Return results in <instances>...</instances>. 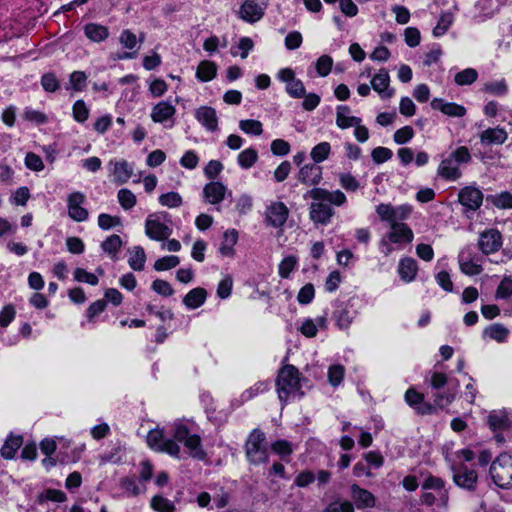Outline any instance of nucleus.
<instances>
[{"mask_svg": "<svg viewBox=\"0 0 512 512\" xmlns=\"http://www.w3.org/2000/svg\"><path fill=\"white\" fill-rule=\"evenodd\" d=\"M344 377V367L342 365H333L328 370L329 383L332 386H338Z\"/></svg>", "mask_w": 512, "mask_h": 512, "instance_id": "62", "label": "nucleus"}, {"mask_svg": "<svg viewBox=\"0 0 512 512\" xmlns=\"http://www.w3.org/2000/svg\"><path fill=\"white\" fill-rule=\"evenodd\" d=\"M443 487L444 483L442 479L432 476L426 479L422 485L423 490H433L440 498L444 496Z\"/></svg>", "mask_w": 512, "mask_h": 512, "instance_id": "55", "label": "nucleus"}, {"mask_svg": "<svg viewBox=\"0 0 512 512\" xmlns=\"http://www.w3.org/2000/svg\"><path fill=\"white\" fill-rule=\"evenodd\" d=\"M265 8L254 0H245L239 9V17L248 23H255L264 16Z\"/></svg>", "mask_w": 512, "mask_h": 512, "instance_id": "12", "label": "nucleus"}, {"mask_svg": "<svg viewBox=\"0 0 512 512\" xmlns=\"http://www.w3.org/2000/svg\"><path fill=\"white\" fill-rule=\"evenodd\" d=\"M459 202L469 210H477L483 201L482 192L473 186H466L459 191Z\"/></svg>", "mask_w": 512, "mask_h": 512, "instance_id": "10", "label": "nucleus"}, {"mask_svg": "<svg viewBox=\"0 0 512 512\" xmlns=\"http://www.w3.org/2000/svg\"><path fill=\"white\" fill-rule=\"evenodd\" d=\"M146 262V254L141 246H134L130 250V257L128 260L129 266L135 271H142Z\"/></svg>", "mask_w": 512, "mask_h": 512, "instance_id": "31", "label": "nucleus"}, {"mask_svg": "<svg viewBox=\"0 0 512 512\" xmlns=\"http://www.w3.org/2000/svg\"><path fill=\"white\" fill-rule=\"evenodd\" d=\"M332 65V58L328 55H322L316 62V70L319 76H327L332 69Z\"/></svg>", "mask_w": 512, "mask_h": 512, "instance_id": "57", "label": "nucleus"}, {"mask_svg": "<svg viewBox=\"0 0 512 512\" xmlns=\"http://www.w3.org/2000/svg\"><path fill=\"white\" fill-rule=\"evenodd\" d=\"M487 201H490L494 206L501 209L512 208V194L509 192H502L497 195H488Z\"/></svg>", "mask_w": 512, "mask_h": 512, "instance_id": "42", "label": "nucleus"}, {"mask_svg": "<svg viewBox=\"0 0 512 512\" xmlns=\"http://www.w3.org/2000/svg\"><path fill=\"white\" fill-rule=\"evenodd\" d=\"M398 273L405 282H410L416 275V263L412 258L401 259L398 265Z\"/></svg>", "mask_w": 512, "mask_h": 512, "instance_id": "30", "label": "nucleus"}, {"mask_svg": "<svg viewBox=\"0 0 512 512\" xmlns=\"http://www.w3.org/2000/svg\"><path fill=\"white\" fill-rule=\"evenodd\" d=\"M296 264L297 259L295 256L285 257L279 264V276L281 278H288L290 273L294 270Z\"/></svg>", "mask_w": 512, "mask_h": 512, "instance_id": "53", "label": "nucleus"}, {"mask_svg": "<svg viewBox=\"0 0 512 512\" xmlns=\"http://www.w3.org/2000/svg\"><path fill=\"white\" fill-rule=\"evenodd\" d=\"M350 489L351 498L358 509L372 508L375 506L376 499L370 491L361 488L357 484H353Z\"/></svg>", "mask_w": 512, "mask_h": 512, "instance_id": "14", "label": "nucleus"}, {"mask_svg": "<svg viewBox=\"0 0 512 512\" xmlns=\"http://www.w3.org/2000/svg\"><path fill=\"white\" fill-rule=\"evenodd\" d=\"M84 33L93 42H102L109 36L107 27L95 23L85 25Z\"/></svg>", "mask_w": 512, "mask_h": 512, "instance_id": "28", "label": "nucleus"}, {"mask_svg": "<svg viewBox=\"0 0 512 512\" xmlns=\"http://www.w3.org/2000/svg\"><path fill=\"white\" fill-rule=\"evenodd\" d=\"M191 435L188 427L182 422L178 421L173 424V438L176 441L184 443Z\"/></svg>", "mask_w": 512, "mask_h": 512, "instance_id": "59", "label": "nucleus"}, {"mask_svg": "<svg viewBox=\"0 0 512 512\" xmlns=\"http://www.w3.org/2000/svg\"><path fill=\"white\" fill-rule=\"evenodd\" d=\"M470 160L471 155L468 148L461 146L453 151L448 158L441 161L438 174L446 180H457L462 175L459 164L468 163Z\"/></svg>", "mask_w": 512, "mask_h": 512, "instance_id": "3", "label": "nucleus"}, {"mask_svg": "<svg viewBox=\"0 0 512 512\" xmlns=\"http://www.w3.org/2000/svg\"><path fill=\"white\" fill-rule=\"evenodd\" d=\"M478 78V72L474 68H466L454 76V81L457 85H471Z\"/></svg>", "mask_w": 512, "mask_h": 512, "instance_id": "40", "label": "nucleus"}, {"mask_svg": "<svg viewBox=\"0 0 512 512\" xmlns=\"http://www.w3.org/2000/svg\"><path fill=\"white\" fill-rule=\"evenodd\" d=\"M314 295H315L314 286L311 283H307L300 289V291L297 295V300L300 304L306 305V304H309L313 300Z\"/></svg>", "mask_w": 512, "mask_h": 512, "instance_id": "61", "label": "nucleus"}, {"mask_svg": "<svg viewBox=\"0 0 512 512\" xmlns=\"http://www.w3.org/2000/svg\"><path fill=\"white\" fill-rule=\"evenodd\" d=\"M334 213V209L325 200H314L309 208V217L315 224L327 225Z\"/></svg>", "mask_w": 512, "mask_h": 512, "instance_id": "6", "label": "nucleus"}, {"mask_svg": "<svg viewBox=\"0 0 512 512\" xmlns=\"http://www.w3.org/2000/svg\"><path fill=\"white\" fill-rule=\"evenodd\" d=\"M245 455L252 465L267 463L269 453L266 444V437L260 429H254L248 436L245 443Z\"/></svg>", "mask_w": 512, "mask_h": 512, "instance_id": "2", "label": "nucleus"}, {"mask_svg": "<svg viewBox=\"0 0 512 512\" xmlns=\"http://www.w3.org/2000/svg\"><path fill=\"white\" fill-rule=\"evenodd\" d=\"M330 151V144L321 142L312 148L310 155L315 163H321L328 158Z\"/></svg>", "mask_w": 512, "mask_h": 512, "instance_id": "43", "label": "nucleus"}, {"mask_svg": "<svg viewBox=\"0 0 512 512\" xmlns=\"http://www.w3.org/2000/svg\"><path fill=\"white\" fill-rule=\"evenodd\" d=\"M271 449L273 452L281 456L282 458H285L287 456H290L293 452L291 443L287 440H277L271 445Z\"/></svg>", "mask_w": 512, "mask_h": 512, "instance_id": "56", "label": "nucleus"}, {"mask_svg": "<svg viewBox=\"0 0 512 512\" xmlns=\"http://www.w3.org/2000/svg\"><path fill=\"white\" fill-rule=\"evenodd\" d=\"M122 246V240L119 235L113 234L102 242L101 248L105 253H108L112 258H115L117 252Z\"/></svg>", "mask_w": 512, "mask_h": 512, "instance_id": "39", "label": "nucleus"}, {"mask_svg": "<svg viewBox=\"0 0 512 512\" xmlns=\"http://www.w3.org/2000/svg\"><path fill=\"white\" fill-rule=\"evenodd\" d=\"M154 215H150L145 222V233L146 235L156 241H162L167 239L172 230L164 223H161L159 220L153 218Z\"/></svg>", "mask_w": 512, "mask_h": 512, "instance_id": "11", "label": "nucleus"}, {"mask_svg": "<svg viewBox=\"0 0 512 512\" xmlns=\"http://www.w3.org/2000/svg\"><path fill=\"white\" fill-rule=\"evenodd\" d=\"M454 21V15L451 12H444L440 15L436 27L433 29V35L440 37L444 35Z\"/></svg>", "mask_w": 512, "mask_h": 512, "instance_id": "41", "label": "nucleus"}, {"mask_svg": "<svg viewBox=\"0 0 512 512\" xmlns=\"http://www.w3.org/2000/svg\"><path fill=\"white\" fill-rule=\"evenodd\" d=\"M159 202L161 205L169 207V208H176L182 205V197L177 192H168L165 194L160 195Z\"/></svg>", "mask_w": 512, "mask_h": 512, "instance_id": "49", "label": "nucleus"}, {"mask_svg": "<svg viewBox=\"0 0 512 512\" xmlns=\"http://www.w3.org/2000/svg\"><path fill=\"white\" fill-rule=\"evenodd\" d=\"M286 92L293 98H301L305 96L306 90L300 79L294 78L286 85Z\"/></svg>", "mask_w": 512, "mask_h": 512, "instance_id": "52", "label": "nucleus"}, {"mask_svg": "<svg viewBox=\"0 0 512 512\" xmlns=\"http://www.w3.org/2000/svg\"><path fill=\"white\" fill-rule=\"evenodd\" d=\"M392 243H406L413 240V231L408 228L404 223H393L391 231L386 236Z\"/></svg>", "mask_w": 512, "mask_h": 512, "instance_id": "21", "label": "nucleus"}, {"mask_svg": "<svg viewBox=\"0 0 512 512\" xmlns=\"http://www.w3.org/2000/svg\"><path fill=\"white\" fill-rule=\"evenodd\" d=\"M289 210L283 202L271 203L265 212V221L268 225L280 228L287 221Z\"/></svg>", "mask_w": 512, "mask_h": 512, "instance_id": "7", "label": "nucleus"}, {"mask_svg": "<svg viewBox=\"0 0 512 512\" xmlns=\"http://www.w3.org/2000/svg\"><path fill=\"white\" fill-rule=\"evenodd\" d=\"M195 118L209 131L218 129V117L216 110L209 106H201L195 111Z\"/></svg>", "mask_w": 512, "mask_h": 512, "instance_id": "15", "label": "nucleus"}, {"mask_svg": "<svg viewBox=\"0 0 512 512\" xmlns=\"http://www.w3.org/2000/svg\"><path fill=\"white\" fill-rule=\"evenodd\" d=\"M350 108L345 105L337 107L336 124L341 129H346L351 126L360 124L361 119L355 116H349Z\"/></svg>", "mask_w": 512, "mask_h": 512, "instance_id": "25", "label": "nucleus"}, {"mask_svg": "<svg viewBox=\"0 0 512 512\" xmlns=\"http://www.w3.org/2000/svg\"><path fill=\"white\" fill-rule=\"evenodd\" d=\"M473 257V253L469 249H463L458 256L461 271L469 276L478 275L482 271V267L474 263Z\"/></svg>", "mask_w": 512, "mask_h": 512, "instance_id": "18", "label": "nucleus"}, {"mask_svg": "<svg viewBox=\"0 0 512 512\" xmlns=\"http://www.w3.org/2000/svg\"><path fill=\"white\" fill-rule=\"evenodd\" d=\"M502 246V237L498 230L489 229L480 234L478 248L485 255L498 251Z\"/></svg>", "mask_w": 512, "mask_h": 512, "instance_id": "8", "label": "nucleus"}, {"mask_svg": "<svg viewBox=\"0 0 512 512\" xmlns=\"http://www.w3.org/2000/svg\"><path fill=\"white\" fill-rule=\"evenodd\" d=\"M453 480L459 487L474 490L477 482V474L474 470L461 467L458 471L454 472Z\"/></svg>", "mask_w": 512, "mask_h": 512, "instance_id": "20", "label": "nucleus"}, {"mask_svg": "<svg viewBox=\"0 0 512 512\" xmlns=\"http://www.w3.org/2000/svg\"><path fill=\"white\" fill-rule=\"evenodd\" d=\"M207 292L204 288L197 287L189 291L183 298V303L189 309L200 307L206 300Z\"/></svg>", "mask_w": 512, "mask_h": 512, "instance_id": "24", "label": "nucleus"}, {"mask_svg": "<svg viewBox=\"0 0 512 512\" xmlns=\"http://www.w3.org/2000/svg\"><path fill=\"white\" fill-rule=\"evenodd\" d=\"M54 501V502H64L66 500V495L64 492L55 489H47L45 492L41 493L37 497V501L39 504H43L45 501Z\"/></svg>", "mask_w": 512, "mask_h": 512, "instance_id": "46", "label": "nucleus"}, {"mask_svg": "<svg viewBox=\"0 0 512 512\" xmlns=\"http://www.w3.org/2000/svg\"><path fill=\"white\" fill-rule=\"evenodd\" d=\"M389 74L387 70L381 69L371 81L372 88L380 94L382 98L392 97L394 91L389 89Z\"/></svg>", "mask_w": 512, "mask_h": 512, "instance_id": "19", "label": "nucleus"}, {"mask_svg": "<svg viewBox=\"0 0 512 512\" xmlns=\"http://www.w3.org/2000/svg\"><path fill=\"white\" fill-rule=\"evenodd\" d=\"M507 139V133L502 128H488L480 134V140L486 144H503Z\"/></svg>", "mask_w": 512, "mask_h": 512, "instance_id": "27", "label": "nucleus"}, {"mask_svg": "<svg viewBox=\"0 0 512 512\" xmlns=\"http://www.w3.org/2000/svg\"><path fill=\"white\" fill-rule=\"evenodd\" d=\"M493 482L502 489L512 488V455L500 454L490 466Z\"/></svg>", "mask_w": 512, "mask_h": 512, "instance_id": "4", "label": "nucleus"}, {"mask_svg": "<svg viewBox=\"0 0 512 512\" xmlns=\"http://www.w3.org/2000/svg\"><path fill=\"white\" fill-rule=\"evenodd\" d=\"M240 129L246 134L259 136L263 132L262 123L258 120L247 119L239 122Z\"/></svg>", "mask_w": 512, "mask_h": 512, "instance_id": "45", "label": "nucleus"}, {"mask_svg": "<svg viewBox=\"0 0 512 512\" xmlns=\"http://www.w3.org/2000/svg\"><path fill=\"white\" fill-rule=\"evenodd\" d=\"M151 287L153 291L164 297H169L174 293V289L170 283L162 279L154 280Z\"/></svg>", "mask_w": 512, "mask_h": 512, "instance_id": "58", "label": "nucleus"}, {"mask_svg": "<svg viewBox=\"0 0 512 512\" xmlns=\"http://www.w3.org/2000/svg\"><path fill=\"white\" fill-rule=\"evenodd\" d=\"M176 113L175 107L168 101H161L157 103L151 111V119L155 123H164L171 119Z\"/></svg>", "mask_w": 512, "mask_h": 512, "instance_id": "22", "label": "nucleus"}, {"mask_svg": "<svg viewBox=\"0 0 512 512\" xmlns=\"http://www.w3.org/2000/svg\"><path fill=\"white\" fill-rule=\"evenodd\" d=\"M165 440L166 439H164V432L160 429L151 430L147 435L148 446L157 452L159 451V448H161V445Z\"/></svg>", "mask_w": 512, "mask_h": 512, "instance_id": "51", "label": "nucleus"}, {"mask_svg": "<svg viewBox=\"0 0 512 512\" xmlns=\"http://www.w3.org/2000/svg\"><path fill=\"white\" fill-rule=\"evenodd\" d=\"M509 334V330L502 324H493L484 330V335L496 340L497 342H504Z\"/></svg>", "mask_w": 512, "mask_h": 512, "instance_id": "38", "label": "nucleus"}, {"mask_svg": "<svg viewBox=\"0 0 512 512\" xmlns=\"http://www.w3.org/2000/svg\"><path fill=\"white\" fill-rule=\"evenodd\" d=\"M355 312L347 307H341L334 312L336 324L340 329H346L352 323Z\"/></svg>", "mask_w": 512, "mask_h": 512, "instance_id": "36", "label": "nucleus"}, {"mask_svg": "<svg viewBox=\"0 0 512 512\" xmlns=\"http://www.w3.org/2000/svg\"><path fill=\"white\" fill-rule=\"evenodd\" d=\"M118 201L123 209L129 210L136 204V196L128 189L118 191Z\"/></svg>", "mask_w": 512, "mask_h": 512, "instance_id": "50", "label": "nucleus"}, {"mask_svg": "<svg viewBox=\"0 0 512 512\" xmlns=\"http://www.w3.org/2000/svg\"><path fill=\"white\" fill-rule=\"evenodd\" d=\"M89 109L83 100H77L73 105V117L77 122L83 123L88 119Z\"/></svg>", "mask_w": 512, "mask_h": 512, "instance_id": "54", "label": "nucleus"}, {"mask_svg": "<svg viewBox=\"0 0 512 512\" xmlns=\"http://www.w3.org/2000/svg\"><path fill=\"white\" fill-rule=\"evenodd\" d=\"M110 165L114 166L112 173L117 184L126 183L132 176L133 167L127 161L110 162Z\"/></svg>", "mask_w": 512, "mask_h": 512, "instance_id": "23", "label": "nucleus"}, {"mask_svg": "<svg viewBox=\"0 0 512 512\" xmlns=\"http://www.w3.org/2000/svg\"><path fill=\"white\" fill-rule=\"evenodd\" d=\"M238 232L235 229H230L224 232L223 242L219 248V251L224 256L233 255V247L237 243Z\"/></svg>", "mask_w": 512, "mask_h": 512, "instance_id": "32", "label": "nucleus"}, {"mask_svg": "<svg viewBox=\"0 0 512 512\" xmlns=\"http://www.w3.org/2000/svg\"><path fill=\"white\" fill-rule=\"evenodd\" d=\"M312 198L313 200H325L329 205L334 204L336 206H341L346 201L345 194L340 191H328L323 188H313L306 192L304 198Z\"/></svg>", "mask_w": 512, "mask_h": 512, "instance_id": "9", "label": "nucleus"}, {"mask_svg": "<svg viewBox=\"0 0 512 512\" xmlns=\"http://www.w3.org/2000/svg\"><path fill=\"white\" fill-rule=\"evenodd\" d=\"M74 278L78 282H85L90 285H97L99 280L93 273L87 272L83 268H76L74 271Z\"/></svg>", "mask_w": 512, "mask_h": 512, "instance_id": "60", "label": "nucleus"}, {"mask_svg": "<svg viewBox=\"0 0 512 512\" xmlns=\"http://www.w3.org/2000/svg\"><path fill=\"white\" fill-rule=\"evenodd\" d=\"M22 443L23 438L21 436H10L1 448V456L5 459H12Z\"/></svg>", "mask_w": 512, "mask_h": 512, "instance_id": "33", "label": "nucleus"}, {"mask_svg": "<svg viewBox=\"0 0 512 512\" xmlns=\"http://www.w3.org/2000/svg\"><path fill=\"white\" fill-rule=\"evenodd\" d=\"M180 263L178 256L170 255L164 256L154 263V269L157 271L169 270L176 267Z\"/></svg>", "mask_w": 512, "mask_h": 512, "instance_id": "48", "label": "nucleus"}, {"mask_svg": "<svg viewBox=\"0 0 512 512\" xmlns=\"http://www.w3.org/2000/svg\"><path fill=\"white\" fill-rule=\"evenodd\" d=\"M393 153L389 148L377 147L371 152L372 159L375 163L381 164L391 159Z\"/></svg>", "mask_w": 512, "mask_h": 512, "instance_id": "64", "label": "nucleus"}, {"mask_svg": "<svg viewBox=\"0 0 512 512\" xmlns=\"http://www.w3.org/2000/svg\"><path fill=\"white\" fill-rule=\"evenodd\" d=\"M258 160V152L254 148H247L239 153L237 162L243 169L251 168Z\"/></svg>", "mask_w": 512, "mask_h": 512, "instance_id": "37", "label": "nucleus"}, {"mask_svg": "<svg viewBox=\"0 0 512 512\" xmlns=\"http://www.w3.org/2000/svg\"><path fill=\"white\" fill-rule=\"evenodd\" d=\"M151 507L157 512H173L174 504L167 498L156 495L151 499Z\"/></svg>", "mask_w": 512, "mask_h": 512, "instance_id": "44", "label": "nucleus"}, {"mask_svg": "<svg viewBox=\"0 0 512 512\" xmlns=\"http://www.w3.org/2000/svg\"><path fill=\"white\" fill-rule=\"evenodd\" d=\"M85 199L86 197L82 192H73L67 198L68 215L76 222H83L88 219V210L81 206Z\"/></svg>", "mask_w": 512, "mask_h": 512, "instance_id": "5", "label": "nucleus"}, {"mask_svg": "<svg viewBox=\"0 0 512 512\" xmlns=\"http://www.w3.org/2000/svg\"><path fill=\"white\" fill-rule=\"evenodd\" d=\"M488 424L493 431H502L508 428L509 419L504 412H491L488 416Z\"/></svg>", "mask_w": 512, "mask_h": 512, "instance_id": "35", "label": "nucleus"}, {"mask_svg": "<svg viewBox=\"0 0 512 512\" xmlns=\"http://www.w3.org/2000/svg\"><path fill=\"white\" fill-rule=\"evenodd\" d=\"M225 193L226 187L220 182L212 181L203 188L205 200L212 205L220 203L225 198Z\"/></svg>", "mask_w": 512, "mask_h": 512, "instance_id": "17", "label": "nucleus"}, {"mask_svg": "<svg viewBox=\"0 0 512 512\" xmlns=\"http://www.w3.org/2000/svg\"><path fill=\"white\" fill-rule=\"evenodd\" d=\"M376 212L382 220L390 222L391 225L393 223H396L398 219H402L405 216L404 212L401 213V215L399 216V211L394 209L389 204L378 205L376 208Z\"/></svg>", "mask_w": 512, "mask_h": 512, "instance_id": "34", "label": "nucleus"}, {"mask_svg": "<svg viewBox=\"0 0 512 512\" xmlns=\"http://www.w3.org/2000/svg\"><path fill=\"white\" fill-rule=\"evenodd\" d=\"M217 67L214 62L204 60L201 61L197 67L196 77L202 81L207 82L215 78Z\"/></svg>", "mask_w": 512, "mask_h": 512, "instance_id": "29", "label": "nucleus"}, {"mask_svg": "<svg viewBox=\"0 0 512 512\" xmlns=\"http://www.w3.org/2000/svg\"><path fill=\"white\" fill-rule=\"evenodd\" d=\"M183 444L189 450V455L192 458L201 461L206 459L207 454L202 448L199 435L192 434Z\"/></svg>", "mask_w": 512, "mask_h": 512, "instance_id": "26", "label": "nucleus"}, {"mask_svg": "<svg viewBox=\"0 0 512 512\" xmlns=\"http://www.w3.org/2000/svg\"><path fill=\"white\" fill-rule=\"evenodd\" d=\"M41 86L46 92L53 93L60 87L59 80L52 72H47L41 77Z\"/></svg>", "mask_w": 512, "mask_h": 512, "instance_id": "47", "label": "nucleus"}, {"mask_svg": "<svg viewBox=\"0 0 512 512\" xmlns=\"http://www.w3.org/2000/svg\"><path fill=\"white\" fill-rule=\"evenodd\" d=\"M297 179L307 186H316L322 180V167L315 164H307L300 168Z\"/></svg>", "mask_w": 512, "mask_h": 512, "instance_id": "13", "label": "nucleus"}, {"mask_svg": "<svg viewBox=\"0 0 512 512\" xmlns=\"http://www.w3.org/2000/svg\"><path fill=\"white\" fill-rule=\"evenodd\" d=\"M324 512H354V506L351 502L337 500L331 502Z\"/></svg>", "mask_w": 512, "mask_h": 512, "instance_id": "63", "label": "nucleus"}, {"mask_svg": "<svg viewBox=\"0 0 512 512\" xmlns=\"http://www.w3.org/2000/svg\"><path fill=\"white\" fill-rule=\"evenodd\" d=\"M278 398L281 402L287 401L296 395L302 396L300 392V373L298 369L290 364L284 365L278 372L276 378Z\"/></svg>", "mask_w": 512, "mask_h": 512, "instance_id": "1", "label": "nucleus"}, {"mask_svg": "<svg viewBox=\"0 0 512 512\" xmlns=\"http://www.w3.org/2000/svg\"><path fill=\"white\" fill-rule=\"evenodd\" d=\"M430 105L434 110H439L450 117H463L466 114V108L464 106L452 102H444L441 98H434Z\"/></svg>", "mask_w": 512, "mask_h": 512, "instance_id": "16", "label": "nucleus"}]
</instances>
